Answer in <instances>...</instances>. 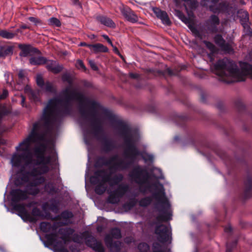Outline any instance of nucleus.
Masks as SVG:
<instances>
[{
	"instance_id": "obj_54",
	"label": "nucleus",
	"mask_w": 252,
	"mask_h": 252,
	"mask_svg": "<svg viewBox=\"0 0 252 252\" xmlns=\"http://www.w3.org/2000/svg\"><path fill=\"white\" fill-rule=\"evenodd\" d=\"M62 79L63 81H67L69 83H71L69 76L67 75H63L62 77Z\"/></svg>"
},
{
	"instance_id": "obj_49",
	"label": "nucleus",
	"mask_w": 252,
	"mask_h": 252,
	"mask_svg": "<svg viewBox=\"0 0 252 252\" xmlns=\"http://www.w3.org/2000/svg\"><path fill=\"white\" fill-rule=\"evenodd\" d=\"M189 28L191 30V31L196 34L197 37L200 38V39H202V36L197 29L196 30L194 28L192 29L190 27H189Z\"/></svg>"
},
{
	"instance_id": "obj_9",
	"label": "nucleus",
	"mask_w": 252,
	"mask_h": 252,
	"mask_svg": "<svg viewBox=\"0 0 252 252\" xmlns=\"http://www.w3.org/2000/svg\"><path fill=\"white\" fill-rule=\"evenodd\" d=\"M155 234L157 235V239L161 243H165L171 239V230L165 225H157L155 228Z\"/></svg>"
},
{
	"instance_id": "obj_7",
	"label": "nucleus",
	"mask_w": 252,
	"mask_h": 252,
	"mask_svg": "<svg viewBox=\"0 0 252 252\" xmlns=\"http://www.w3.org/2000/svg\"><path fill=\"white\" fill-rule=\"evenodd\" d=\"M129 186L127 184H120L116 189L109 193L108 201L111 204H117L120 201V198L128 191Z\"/></svg>"
},
{
	"instance_id": "obj_40",
	"label": "nucleus",
	"mask_w": 252,
	"mask_h": 252,
	"mask_svg": "<svg viewBox=\"0 0 252 252\" xmlns=\"http://www.w3.org/2000/svg\"><path fill=\"white\" fill-rule=\"evenodd\" d=\"M203 43L212 54L215 53L217 52V48L212 43L206 40L203 41Z\"/></svg>"
},
{
	"instance_id": "obj_58",
	"label": "nucleus",
	"mask_w": 252,
	"mask_h": 252,
	"mask_svg": "<svg viewBox=\"0 0 252 252\" xmlns=\"http://www.w3.org/2000/svg\"><path fill=\"white\" fill-rule=\"evenodd\" d=\"M80 237H79V236L77 234H74L73 235V240L74 242H77V243H79V240H80Z\"/></svg>"
},
{
	"instance_id": "obj_50",
	"label": "nucleus",
	"mask_w": 252,
	"mask_h": 252,
	"mask_svg": "<svg viewBox=\"0 0 252 252\" xmlns=\"http://www.w3.org/2000/svg\"><path fill=\"white\" fill-rule=\"evenodd\" d=\"M8 95V92L7 90H3L2 94H0V99H5Z\"/></svg>"
},
{
	"instance_id": "obj_14",
	"label": "nucleus",
	"mask_w": 252,
	"mask_h": 252,
	"mask_svg": "<svg viewBox=\"0 0 252 252\" xmlns=\"http://www.w3.org/2000/svg\"><path fill=\"white\" fill-rule=\"evenodd\" d=\"M220 24L219 17L215 15L211 16L209 20L206 22V26L209 31L212 32H218L217 26Z\"/></svg>"
},
{
	"instance_id": "obj_2",
	"label": "nucleus",
	"mask_w": 252,
	"mask_h": 252,
	"mask_svg": "<svg viewBox=\"0 0 252 252\" xmlns=\"http://www.w3.org/2000/svg\"><path fill=\"white\" fill-rule=\"evenodd\" d=\"M107 116L111 122L112 126L119 130V134L123 139L126 146L124 156L126 158H120L118 155H115L109 158L100 157L97 159L95 166L100 167L103 165H111V168L115 170H126L130 167L136 157L140 155V151L135 146L139 139V134L125 123L116 120L113 116L109 114Z\"/></svg>"
},
{
	"instance_id": "obj_36",
	"label": "nucleus",
	"mask_w": 252,
	"mask_h": 252,
	"mask_svg": "<svg viewBox=\"0 0 252 252\" xmlns=\"http://www.w3.org/2000/svg\"><path fill=\"white\" fill-rule=\"evenodd\" d=\"M44 189L49 194H54L56 193V189L52 183H48L46 184Z\"/></svg>"
},
{
	"instance_id": "obj_15",
	"label": "nucleus",
	"mask_w": 252,
	"mask_h": 252,
	"mask_svg": "<svg viewBox=\"0 0 252 252\" xmlns=\"http://www.w3.org/2000/svg\"><path fill=\"white\" fill-rule=\"evenodd\" d=\"M104 242L107 248L110 250H114L117 252L121 250L122 247V243L120 241L113 242L112 238L110 235H106L104 238Z\"/></svg>"
},
{
	"instance_id": "obj_29",
	"label": "nucleus",
	"mask_w": 252,
	"mask_h": 252,
	"mask_svg": "<svg viewBox=\"0 0 252 252\" xmlns=\"http://www.w3.org/2000/svg\"><path fill=\"white\" fill-rule=\"evenodd\" d=\"M13 208L20 214L24 215H27L28 213L25 209L26 204H15L13 205Z\"/></svg>"
},
{
	"instance_id": "obj_16",
	"label": "nucleus",
	"mask_w": 252,
	"mask_h": 252,
	"mask_svg": "<svg viewBox=\"0 0 252 252\" xmlns=\"http://www.w3.org/2000/svg\"><path fill=\"white\" fill-rule=\"evenodd\" d=\"M46 68L50 71L55 74L60 72L63 67L55 61L47 60L45 63Z\"/></svg>"
},
{
	"instance_id": "obj_47",
	"label": "nucleus",
	"mask_w": 252,
	"mask_h": 252,
	"mask_svg": "<svg viewBox=\"0 0 252 252\" xmlns=\"http://www.w3.org/2000/svg\"><path fill=\"white\" fill-rule=\"evenodd\" d=\"M76 66L79 69H82L84 70H86V69L83 62L81 60H78L77 61Z\"/></svg>"
},
{
	"instance_id": "obj_46",
	"label": "nucleus",
	"mask_w": 252,
	"mask_h": 252,
	"mask_svg": "<svg viewBox=\"0 0 252 252\" xmlns=\"http://www.w3.org/2000/svg\"><path fill=\"white\" fill-rule=\"evenodd\" d=\"M142 158L145 161L153 162L154 160L153 156L148 154H146Z\"/></svg>"
},
{
	"instance_id": "obj_59",
	"label": "nucleus",
	"mask_w": 252,
	"mask_h": 252,
	"mask_svg": "<svg viewBox=\"0 0 252 252\" xmlns=\"http://www.w3.org/2000/svg\"><path fill=\"white\" fill-rule=\"evenodd\" d=\"M209 2V0H202L200 1V4L203 6H207Z\"/></svg>"
},
{
	"instance_id": "obj_57",
	"label": "nucleus",
	"mask_w": 252,
	"mask_h": 252,
	"mask_svg": "<svg viewBox=\"0 0 252 252\" xmlns=\"http://www.w3.org/2000/svg\"><path fill=\"white\" fill-rule=\"evenodd\" d=\"M90 64L92 69H93L94 70H97L98 68L94 62H90Z\"/></svg>"
},
{
	"instance_id": "obj_19",
	"label": "nucleus",
	"mask_w": 252,
	"mask_h": 252,
	"mask_svg": "<svg viewBox=\"0 0 252 252\" xmlns=\"http://www.w3.org/2000/svg\"><path fill=\"white\" fill-rule=\"evenodd\" d=\"M73 215L72 212L68 211H65L63 212L60 215L55 217L53 220H63V221L62 222H66L67 224L69 223V220L73 218Z\"/></svg>"
},
{
	"instance_id": "obj_30",
	"label": "nucleus",
	"mask_w": 252,
	"mask_h": 252,
	"mask_svg": "<svg viewBox=\"0 0 252 252\" xmlns=\"http://www.w3.org/2000/svg\"><path fill=\"white\" fill-rule=\"evenodd\" d=\"M16 35V33L12 32L6 30H0V36L4 38L12 39Z\"/></svg>"
},
{
	"instance_id": "obj_32",
	"label": "nucleus",
	"mask_w": 252,
	"mask_h": 252,
	"mask_svg": "<svg viewBox=\"0 0 252 252\" xmlns=\"http://www.w3.org/2000/svg\"><path fill=\"white\" fill-rule=\"evenodd\" d=\"M243 27V31L245 33V35L252 36V30L250 27V22L244 23L241 24Z\"/></svg>"
},
{
	"instance_id": "obj_55",
	"label": "nucleus",
	"mask_w": 252,
	"mask_h": 252,
	"mask_svg": "<svg viewBox=\"0 0 252 252\" xmlns=\"http://www.w3.org/2000/svg\"><path fill=\"white\" fill-rule=\"evenodd\" d=\"M18 77L20 79H25V73L23 70H20L18 73Z\"/></svg>"
},
{
	"instance_id": "obj_38",
	"label": "nucleus",
	"mask_w": 252,
	"mask_h": 252,
	"mask_svg": "<svg viewBox=\"0 0 252 252\" xmlns=\"http://www.w3.org/2000/svg\"><path fill=\"white\" fill-rule=\"evenodd\" d=\"M41 230L45 232H47L51 230V224L47 222H42L40 224Z\"/></svg>"
},
{
	"instance_id": "obj_35",
	"label": "nucleus",
	"mask_w": 252,
	"mask_h": 252,
	"mask_svg": "<svg viewBox=\"0 0 252 252\" xmlns=\"http://www.w3.org/2000/svg\"><path fill=\"white\" fill-rule=\"evenodd\" d=\"M221 50L227 53L233 52V49L231 45L229 43H226L225 41L220 46Z\"/></svg>"
},
{
	"instance_id": "obj_25",
	"label": "nucleus",
	"mask_w": 252,
	"mask_h": 252,
	"mask_svg": "<svg viewBox=\"0 0 252 252\" xmlns=\"http://www.w3.org/2000/svg\"><path fill=\"white\" fill-rule=\"evenodd\" d=\"M237 16L240 19V21L241 24L244 23H246L249 21V15L247 11L243 9L239 10L237 11Z\"/></svg>"
},
{
	"instance_id": "obj_61",
	"label": "nucleus",
	"mask_w": 252,
	"mask_h": 252,
	"mask_svg": "<svg viewBox=\"0 0 252 252\" xmlns=\"http://www.w3.org/2000/svg\"><path fill=\"white\" fill-rule=\"evenodd\" d=\"M135 205V202L134 201H131L129 202L126 203L125 205L128 206L129 208L133 207Z\"/></svg>"
},
{
	"instance_id": "obj_62",
	"label": "nucleus",
	"mask_w": 252,
	"mask_h": 252,
	"mask_svg": "<svg viewBox=\"0 0 252 252\" xmlns=\"http://www.w3.org/2000/svg\"><path fill=\"white\" fill-rule=\"evenodd\" d=\"M232 247L229 246V245L227 244L226 245V249L225 252H232Z\"/></svg>"
},
{
	"instance_id": "obj_8",
	"label": "nucleus",
	"mask_w": 252,
	"mask_h": 252,
	"mask_svg": "<svg viewBox=\"0 0 252 252\" xmlns=\"http://www.w3.org/2000/svg\"><path fill=\"white\" fill-rule=\"evenodd\" d=\"M129 177L139 185L147 183L149 177L139 166L134 167L129 173Z\"/></svg>"
},
{
	"instance_id": "obj_64",
	"label": "nucleus",
	"mask_w": 252,
	"mask_h": 252,
	"mask_svg": "<svg viewBox=\"0 0 252 252\" xmlns=\"http://www.w3.org/2000/svg\"><path fill=\"white\" fill-rule=\"evenodd\" d=\"M231 230H232V228L230 226H229L228 227H225L224 228V231L226 232H231Z\"/></svg>"
},
{
	"instance_id": "obj_5",
	"label": "nucleus",
	"mask_w": 252,
	"mask_h": 252,
	"mask_svg": "<svg viewBox=\"0 0 252 252\" xmlns=\"http://www.w3.org/2000/svg\"><path fill=\"white\" fill-rule=\"evenodd\" d=\"M111 176V174L104 169L98 170L94 172V176L91 177L90 181L92 184L96 185L94 189L96 194L101 195L105 192L107 188L106 183L109 182L110 186H112L119 184L124 179V176L121 173L115 175L112 178Z\"/></svg>"
},
{
	"instance_id": "obj_42",
	"label": "nucleus",
	"mask_w": 252,
	"mask_h": 252,
	"mask_svg": "<svg viewBox=\"0 0 252 252\" xmlns=\"http://www.w3.org/2000/svg\"><path fill=\"white\" fill-rule=\"evenodd\" d=\"M214 40L215 43L220 47L225 41L220 34L216 35L214 37Z\"/></svg>"
},
{
	"instance_id": "obj_17",
	"label": "nucleus",
	"mask_w": 252,
	"mask_h": 252,
	"mask_svg": "<svg viewBox=\"0 0 252 252\" xmlns=\"http://www.w3.org/2000/svg\"><path fill=\"white\" fill-rule=\"evenodd\" d=\"M74 232V230L72 228L66 227L62 228L58 230V233L61 235V238L64 242V244L69 240L71 235Z\"/></svg>"
},
{
	"instance_id": "obj_41",
	"label": "nucleus",
	"mask_w": 252,
	"mask_h": 252,
	"mask_svg": "<svg viewBox=\"0 0 252 252\" xmlns=\"http://www.w3.org/2000/svg\"><path fill=\"white\" fill-rule=\"evenodd\" d=\"M48 25L52 26L60 27L61 26V22L57 18L52 17L48 20Z\"/></svg>"
},
{
	"instance_id": "obj_23",
	"label": "nucleus",
	"mask_w": 252,
	"mask_h": 252,
	"mask_svg": "<svg viewBox=\"0 0 252 252\" xmlns=\"http://www.w3.org/2000/svg\"><path fill=\"white\" fill-rule=\"evenodd\" d=\"M46 151V146L44 144H41L34 149V152L36 157L40 159L44 158V154Z\"/></svg>"
},
{
	"instance_id": "obj_13",
	"label": "nucleus",
	"mask_w": 252,
	"mask_h": 252,
	"mask_svg": "<svg viewBox=\"0 0 252 252\" xmlns=\"http://www.w3.org/2000/svg\"><path fill=\"white\" fill-rule=\"evenodd\" d=\"M121 13L127 21L136 23L138 21V16L128 7H124L121 10Z\"/></svg>"
},
{
	"instance_id": "obj_48",
	"label": "nucleus",
	"mask_w": 252,
	"mask_h": 252,
	"mask_svg": "<svg viewBox=\"0 0 252 252\" xmlns=\"http://www.w3.org/2000/svg\"><path fill=\"white\" fill-rule=\"evenodd\" d=\"M29 20L31 22L34 23L35 25L41 23V21L40 20L33 17H30L29 18Z\"/></svg>"
},
{
	"instance_id": "obj_24",
	"label": "nucleus",
	"mask_w": 252,
	"mask_h": 252,
	"mask_svg": "<svg viewBox=\"0 0 252 252\" xmlns=\"http://www.w3.org/2000/svg\"><path fill=\"white\" fill-rule=\"evenodd\" d=\"M46 61L47 59L42 56H32L29 59L30 64L33 65H39L45 64Z\"/></svg>"
},
{
	"instance_id": "obj_20",
	"label": "nucleus",
	"mask_w": 252,
	"mask_h": 252,
	"mask_svg": "<svg viewBox=\"0 0 252 252\" xmlns=\"http://www.w3.org/2000/svg\"><path fill=\"white\" fill-rule=\"evenodd\" d=\"M14 47L12 46L8 45H0V53L2 58H5L6 56H11L13 54Z\"/></svg>"
},
{
	"instance_id": "obj_18",
	"label": "nucleus",
	"mask_w": 252,
	"mask_h": 252,
	"mask_svg": "<svg viewBox=\"0 0 252 252\" xmlns=\"http://www.w3.org/2000/svg\"><path fill=\"white\" fill-rule=\"evenodd\" d=\"M229 3L227 1L220 2L218 5H210L209 8L211 11L214 13L226 12H228Z\"/></svg>"
},
{
	"instance_id": "obj_31",
	"label": "nucleus",
	"mask_w": 252,
	"mask_h": 252,
	"mask_svg": "<svg viewBox=\"0 0 252 252\" xmlns=\"http://www.w3.org/2000/svg\"><path fill=\"white\" fill-rule=\"evenodd\" d=\"M32 214L33 216V217L31 218V221H32L36 220V218H34V217H39L43 219L44 217V215L41 211L36 207L33 208L32 212Z\"/></svg>"
},
{
	"instance_id": "obj_43",
	"label": "nucleus",
	"mask_w": 252,
	"mask_h": 252,
	"mask_svg": "<svg viewBox=\"0 0 252 252\" xmlns=\"http://www.w3.org/2000/svg\"><path fill=\"white\" fill-rule=\"evenodd\" d=\"M39 160H40V163H42V164L41 165H40L39 166L37 167L36 168H39L42 166H46L48 167V170H49V168L46 164H48L50 162V161H51L50 157H44V159H40Z\"/></svg>"
},
{
	"instance_id": "obj_12",
	"label": "nucleus",
	"mask_w": 252,
	"mask_h": 252,
	"mask_svg": "<svg viewBox=\"0 0 252 252\" xmlns=\"http://www.w3.org/2000/svg\"><path fill=\"white\" fill-rule=\"evenodd\" d=\"M138 249L141 252H147L149 249V246L146 243H140ZM153 252H165L163 247L158 243L155 242L152 246Z\"/></svg>"
},
{
	"instance_id": "obj_53",
	"label": "nucleus",
	"mask_w": 252,
	"mask_h": 252,
	"mask_svg": "<svg viewBox=\"0 0 252 252\" xmlns=\"http://www.w3.org/2000/svg\"><path fill=\"white\" fill-rule=\"evenodd\" d=\"M179 16L180 17V18L185 23H187L188 21V19L181 12L178 11Z\"/></svg>"
},
{
	"instance_id": "obj_26",
	"label": "nucleus",
	"mask_w": 252,
	"mask_h": 252,
	"mask_svg": "<svg viewBox=\"0 0 252 252\" xmlns=\"http://www.w3.org/2000/svg\"><path fill=\"white\" fill-rule=\"evenodd\" d=\"M108 51V48L101 43L94 44L93 47V52L94 53L100 52L106 53Z\"/></svg>"
},
{
	"instance_id": "obj_21",
	"label": "nucleus",
	"mask_w": 252,
	"mask_h": 252,
	"mask_svg": "<svg viewBox=\"0 0 252 252\" xmlns=\"http://www.w3.org/2000/svg\"><path fill=\"white\" fill-rule=\"evenodd\" d=\"M96 19L101 24H103L106 26L110 28H114L115 27V24L113 21L110 18L107 17L99 15L96 17Z\"/></svg>"
},
{
	"instance_id": "obj_51",
	"label": "nucleus",
	"mask_w": 252,
	"mask_h": 252,
	"mask_svg": "<svg viewBox=\"0 0 252 252\" xmlns=\"http://www.w3.org/2000/svg\"><path fill=\"white\" fill-rule=\"evenodd\" d=\"M153 11L155 14L156 15L157 17L158 18L159 16L162 13L163 11L161 10L158 8H154Z\"/></svg>"
},
{
	"instance_id": "obj_6",
	"label": "nucleus",
	"mask_w": 252,
	"mask_h": 252,
	"mask_svg": "<svg viewBox=\"0 0 252 252\" xmlns=\"http://www.w3.org/2000/svg\"><path fill=\"white\" fill-rule=\"evenodd\" d=\"M153 197L157 201L156 208L160 213L156 218L159 222H166L171 219V206L165 196V189L162 185H159L158 190L153 194Z\"/></svg>"
},
{
	"instance_id": "obj_1",
	"label": "nucleus",
	"mask_w": 252,
	"mask_h": 252,
	"mask_svg": "<svg viewBox=\"0 0 252 252\" xmlns=\"http://www.w3.org/2000/svg\"><path fill=\"white\" fill-rule=\"evenodd\" d=\"M59 96L49 100L40 118L33 124L28 137L16 147L17 151L22 153L13 155L12 162L14 166L19 167L22 164L27 166L32 163L33 157L31 144L46 140L55 124L62 116L70 112L73 101L78 102V111L81 117L84 119L90 118L94 135L98 138L103 132V122L97 113L100 107L97 102L86 96L78 89L71 86L63 89Z\"/></svg>"
},
{
	"instance_id": "obj_22",
	"label": "nucleus",
	"mask_w": 252,
	"mask_h": 252,
	"mask_svg": "<svg viewBox=\"0 0 252 252\" xmlns=\"http://www.w3.org/2000/svg\"><path fill=\"white\" fill-rule=\"evenodd\" d=\"M103 150L105 152H109L115 148L114 143L110 139L104 138L102 140Z\"/></svg>"
},
{
	"instance_id": "obj_11",
	"label": "nucleus",
	"mask_w": 252,
	"mask_h": 252,
	"mask_svg": "<svg viewBox=\"0 0 252 252\" xmlns=\"http://www.w3.org/2000/svg\"><path fill=\"white\" fill-rule=\"evenodd\" d=\"M82 235L85 240L86 245L96 252L103 247L100 242H97L94 236L90 235L89 231L84 232Z\"/></svg>"
},
{
	"instance_id": "obj_10",
	"label": "nucleus",
	"mask_w": 252,
	"mask_h": 252,
	"mask_svg": "<svg viewBox=\"0 0 252 252\" xmlns=\"http://www.w3.org/2000/svg\"><path fill=\"white\" fill-rule=\"evenodd\" d=\"M18 47L21 50L19 53L21 57H26L28 56H32L35 54H41V52L37 48L30 44H19Z\"/></svg>"
},
{
	"instance_id": "obj_33",
	"label": "nucleus",
	"mask_w": 252,
	"mask_h": 252,
	"mask_svg": "<svg viewBox=\"0 0 252 252\" xmlns=\"http://www.w3.org/2000/svg\"><path fill=\"white\" fill-rule=\"evenodd\" d=\"M158 18L162 21L164 24L169 26L171 23L167 13L164 11L162 12Z\"/></svg>"
},
{
	"instance_id": "obj_44",
	"label": "nucleus",
	"mask_w": 252,
	"mask_h": 252,
	"mask_svg": "<svg viewBox=\"0 0 252 252\" xmlns=\"http://www.w3.org/2000/svg\"><path fill=\"white\" fill-rule=\"evenodd\" d=\"M36 81L37 85L41 88H43L45 84L43 78L41 75H38L36 76Z\"/></svg>"
},
{
	"instance_id": "obj_28",
	"label": "nucleus",
	"mask_w": 252,
	"mask_h": 252,
	"mask_svg": "<svg viewBox=\"0 0 252 252\" xmlns=\"http://www.w3.org/2000/svg\"><path fill=\"white\" fill-rule=\"evenodd\" d=\"M246 189L245 190V195L246 197L250 196L249 193L252 190V179L248 177L245 182Z\"/></svg>"
},
{
	"instance_id": "obj_39",
	"label": "nucleus",
	"mask_w": 252,
	"mask_h": 252,
	"mask_svg": "<svg viewBox=\"0 0 252 252\" xmlns=\"http://www.w3.org/2000/svg\"><path fill=\"white\" fill-rule=\"evenodd\" d=\"M57 236V233H52L51 234H47L45 236V238L48 244L50 245H53L56 241V238Z\"/></svg>"
},
{
	"instance_id": "obj_56",
	"label": "nucleus",
	"mask_w": 252,
	"mask_h": 252,
	"mask_svg": "<svg viewBox=\"0 0 252 252\" xmlns=\"http://www.w3.org/2000/svg\"><path fill=\"white\" fill-rule=\"evenodd\" d=\"M102 37L105 39H106L107 42L112 46L113 47V43L111 41V40H110V39L109 38L108 36L107 35H102Z\"/></svg>"
},
{
	"instance_id": "obj_34",
	"label": "nucleus",
	"mask_w": 252,
	"mask_h": 252,
	"mask_svg": "<svg viewBox=\"0 0 252 252\" xmlns=\"http://www.w3.org/2000/svg\"><path fill=\"white\" fill-rule=\"evenodd\" d=\"M108 235H110L112 238L119 239L121 237V230L118 228H113Z\"/></svg>"
},
{
	"instance_id": "obj_45",
	"label": "nucleus",
	"mask_w": 252,
	"mask_h": 252,
	"mask_svg": "<svg viewBox=\"0 0 252 252\" xmlns=\"http://www.w3.org/2000/svg\"><path fill=\"white\" fill-rule=\"evenodd\" d=\"M67 225L66 222H62V221H58L54 222L53 225L51 224V230H56L58 227Z\"/></svg>"
},
{
	"instance_id": "obj_52",
	"label": "nucleus",
	"mask_w": 252,
	"mask_h": 252,
	"mask_svg": "<svg viewBox=\"0 0 252 252\" xmlns=\"http://www.w3.org/2000/svg\"><path fill=\"white\" fill-rule=\"evenodd\" d=\"M184 1L189 2L192 6L195 7L197 5V1L196 0H182Z\"/></svg>"
},
{
	"instance_id": "obj_60",
	"label": "nucleus",
	"mask_w": 252,
	"mask_h": 252,
	"mask_svg": "<svg viewBox=\"0 0 252 252\" xmlns=\"http://www.w3.org/2000/svg\"><path fill=\"white\" fill-rule=\"evenodd\" d=\"M129 76L133 79H137L139 77V75L137 73H130Z\"/></svg>"
},
{
	"instance_id": "obj_37",
	"label": "nucleus",
	"mask_w": 252,
	"mask_h": 252,
	"mask_svg": "<svg viewBox=\"0 0 252 252\" xmlns=\"http://www.w3.org/2000/svg\"><path fill=\"white\" fill-rule=\"evenodd\" d=\"M152 198L150 196H148L142 198L139 202V204L142 207H146L150 205L152 202Z\"/></svg>"
},
{
	"instance_id": "obj_3",
	"label": "nucleus",
	"mask_w": 252,
	"mask_h": 252,
	"mask_svg": "<svg viewBox=\"0 0 252 252\" xmlns=\"http://www.w3.org/2000/svg\"><path fill=\"white\" fill-rule=\"evenodd\" d=\"M48 172V168L46 166H42L39 168H34L31 171L22 174L16 180L17 185H21L27 183L26 190L15 189L11 192V201L13 203H17L25 200L28 198V194L35 195L39 191L38 186L43 184L45 178L42 174Z\"/></svg>"
},
{
	"instance_id": "obj_27",
	"label": "nucleus",
	"mask_w": 252,
	"mask_h": 252,
	"mask_svg": "<svg viewBox=\"0 0 252 252\" xmlns=\"http://www.w3.org/2000/svg\"><path fill=\"white\" fill-rule=\"evenodd\" d=\"M42 89H44L46 92L50 93L55 94L57 92L56 86L52 82L49 81H46L45 83L43 88Z\"/></svg>"
},
{
	"instance_id": "obj_63",
	"label": "nucleus",
	"mask_w": 252,
	"mask_h": 252,
	"mask_svg": "<svg viewBox=\"0 0 252 252\" xmlns=\"http://www.w3.org/2000/svg\"><path fill=\"white\" fill-rule=\"evenodd\" d=\"M113 51H114V52L116 54H118V55H120V52H119V50H118V48H117L116 46H113Z\"/></svg>"
},
{
	"instance_id": "obj_4",
	"label": "nucleus",
	"mask_w": 252,
	"mask_h": 252,
	"mask_svg": "<svg viewBox=\"0 0 252 252\" xmlns=\"http://www.w3.org/2000/svg\"><path fill=\"white\" fill-rule=\"evenodd\" d=\"M215 68L217 74L222 77L229 76L231 78L230 82H240L245 80L247 75L252 78V65L244 63L240 70L234 62L227 58H223L218 61L215 64Z\"/></svg>"
}]
</instances>
